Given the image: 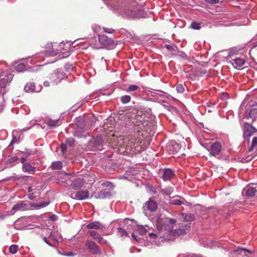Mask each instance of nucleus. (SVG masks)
Masks as SVG:
<instances>
[{"label": "nucleus", "instance_id": "9d476101", "mask_svg": "<svg viewBox=\"0 0 257 257\" xmlns=\"http://www.w3.org/2000/svg\"><path fill=\"white\" fill-rule=\"evenodd\" d=\"M126 15L128 16L130 18H140L144 17L145 15V12L142 10L132 11L127 10Z\"/></svg>", "mask_w": 257, "mask_h": 257}, {"label": "nucleus", "instance_id": "864d4df0", "mask_svg": "<svg viewBox=\"0 0 257 257\" xmlns=\"http://www.w3.org/2000/svg\"><path fill=\"white\" fill-rule=\"evenodd\" d=\"M43 240L47 244H49L50 246H52L46 237H43Z\"/></svg>", "mask_w": 257, "mask_h": 257}, {"label": "nucleus", "instance_id": "8fccbe9b", "mask_svg": "<svg viewBox=\"0 0 257 257\" xmlns=\"http://www.w3.org/2000/svg\"><path fill=\"white\" fill-rule=\"evenodd\" d=\"M14 77V74L10 73L7 75V78L6 80H12Z\"/></svg>", "mask_w": 257, "mask_h": 257}, {"label": "nucleus", "instance_id": "09e8293b", "mask_svg": "<svg viewBox=\"0 0 257 257\" xmlns=\"http://www.w3.org/2000/svg\"><path fill=\"white\" fill-rule=\"evenodd\" d=\"M205 1L210 4H214L218 2V0H205Z\"/></svg>", "mask_w": 257, "mask_h": 257}, {"label": "nucleus", "instance_id": "6e6552de", "mask_svg": "<svg viewBox=\"0 0 257 257\" xmlns=\"http://www.w3.org/2000/svg\"><path fill=\"white\" fill-rule=\"evenodd\" d=\"M144 210H148L151 212L156 211L158 208L157 203L153 199H150L146 202L143 206Z\"/></svg>", "mask_w": 257, "mask_h": 257}, {"label": "nucleus", "instance_id": "774afa93", "mask_svg": "<svg viewBox=\"0 0 257 257\" xmlns=\"http://www.w3.org/2000/svg\"><path fill=\"white\" fill-rule=\"evenodd\" d=\"M6 80V79L5 78H3L1 79V80Z\"/></svg>", "mask_w": 257, "mask_h": 257}, {"label": "nucleus", "instance_id": "c03bdc74", "mask_svg": "<svg viewBox=\"0 0 257 257\" xmlns=\"http://www.w3.org/2000/svg\"><path fill=\"white\" fill-rule=\"evenodd\" d=\"M49 202H43L41 203L38 204L37 206L38 207H44L47 206L49 204Z\"/></svg>", "mask_w": 257, "mask_h": 257}, {"label": "nucleus", "instance_id": "f8f14e48", "mask_svg": "<svg viewBox=\"0 0 257 257\" xmlns=\"http://www.w3.org/2000/svg\"><path fill=\"white\" fill-rule=\"evenodd\" d=\"M244 63L245 61L243 59L238 58L232 59L231 60L227 62L228 64H230L233 66L234 68L239 69H240V68L244 64Z\"/></svg>", "mask_w": 257, "mask_h": 257}, {"label": "nucleus", "instance_id": "f03ea898", "mask_svg": "<svg viewBox=\"0 0 257 257\" xmlns=\"http://www.w3.org/2000/svg\"><path fill=\"white\" fill-rule=\"evenodd\" d=\"M132 117L131 121L136 126H139L142 131L149 132L151 134V127L153 126L152 123L145 119L146 114L143 111H137V114Z\"/></svg>", "mask_w": 257, "mask_h": 257}, {"label": "nucleus", "instance_id": "1a4fd4ad", "mask_svg": "<svg viewBox=\"0 0 257 257\" xmlns=\"http://www.w3.org/2000/svg\"><path fill=\"white\" fill-rule=\"evenodd\" d=\"M243 132L244 138L247 139L250 136H253V134L256 132V130L254 127L251 126L250 124L245 123L243 128Z\"/></svg>", "mask_w": 257, "mask_h": 257}, {"label": "nucleus", "instance_id": "0e129e2a", "mask_svg": "<svg viewBox=\"0 0 257 257\" xmlns=\"http://www.w3.org/2000/svg\"><path fill=\"white\" fill-rule=\"evenodd\" d=\"M224 97V93H223L222 94V95L221 96V98L223 99V98Z\"/></svg>", "mask_w": 257, "mask_h": 257}, {"label": "nucleus", "instance_id": "603ef678", "mask_svg": "<svg viewBox=\"0 0 257 257\" xmlns=\"http://www.w3.org/2000/svg\"><path fill=\"white\" fill-rule=\"evenodd\" d=\"M40 189H41V188H39L38 187L34 186L33 192H38V191H39Z\"/></svg>", "mask_w": 257, "mask_h": 257}, {"label": "nucleus", "instance_id": "39448f33", "mask_svg": "<svg viewBox=\"0 0 257 257\" xmlns=\"http://www.w3.org/2000/svg\"><path fill=\"white\" fill-rule=\"evenodd\" d=\"M88 178V175H84L83 176V178H78L74 180H73L71 184V187L77 190L79 189L81 187H82L85 182L87 180V178ZM90 182H93L94 181V179H92L90 180H89Z\"/></svg>", "mask_w": 257, "mask_h": 257}, {"label": "nucleus", "instance_id": "bf43d9fd", "mask_svg": "<svg viewBox=\"0 0 257 257\" xmlns=\"http://www.w3.org/2000/svg\"><path fill=\"white\" fill-rule=\"evenodd\" d=\"M166 48L168 49V50H171L172 49V46L169 45H166Z\"/></svg>", "mask_w": 257, "mask_h": 257}, {"label": "nucleus", "instance_id": "79ce46f5", "mask_svg": "<svg viewBox=\"0 0 257 257\" xmlns=\"http://www.w3.org/2000/svg\"><path fill=\"white\" fill-rule=\"evenodd\" d=\"M38 195L39 192H32L31 194H29L28 197L30 200H34Z\"/></svg>", "mask_w": 257, "mask_h": 257}, {"label": "nucleus", "instance_id": "338daca9", "mask_svg": "<svg viewBox=\"0 0 257 257\" xmlns=\"http://www.w3.org/2000/svg\"><path fill=\"white\" fill-rule=\"evenodd\" d=\"M231 193V191H230L229 193H226V195H229V194H230Z\"/></svg>", "mask_w": 257, "mask_h": 257}, {"label": "nucleus", "instance_id": "ddd939ff", "mask_svg": "<svg viewBox=\"0 0 257 257\" xmlns=\"http://www.w3.org/2000/svg\"><path fill=\"white\" fill-rule=\"evenodd\" d=\"M221 146L218 142H215L212 144L210 149V154L212 156L217 155L220 152Z\"/></svg>", "mask_w": 257, "mask_h": 257}, {"label": "nucleus", "instance_id": "5fc2aeb1", "mask_svg": "<svg viewBox=\"0 0 257 257\" xmlns=\"http://www.w3.org/2000/svg\"><path fill=\"white\" fill-rule=\"evenodd\" d=\"M33 187H34L33 186L29 187L28 188V192H30V193L32 192H33Z\"/></svg>", "mask_w": 257, "mask_h": 257}, {"label": "nucleus", "instance_id": "b1692460", "mask_svg": "<svg viewBox=\"0 0 257 257\" xmlns=\"http://www.w3.org/2000/svg\"><path fill=\"white\" fill-rule=\"evenodd\" d=\"M23 170L25 172L29 173H34L35 168L33 167L29 163H24L23 165Z\"/></svg>", "mask_w": 257, "mask_h": 257}, {"label": "nucleus", "instance_id": "4c0bfd02", "mask_svg": "<svg viewBox=\"0 0 257 257\" xmlns=\"http://www.w3.org/2000/svg\"><path fill=\"white\" fill-rule=\"evenodd\" d=\"M65 69L67 71V73H68V75H71L70 72L73 70V67L72 64L67 63L65 64Z\"/></svg>", "mask_w": 257, "mask_h": 257}, {"label": "nucleus", "instance_id": "a19ab883", "mask_svg": "<svg viewBox=\"0 0 257 257\" xmlns=\"http://www.w3.org/2000/svg\"><path fill=\"white\" fill-rule=\"evenodd\" d=\"M226 182H228V184L229 186H234L236 184L235 182L230 177H229V179L226 178Z\"/></svg>", "mask_w": 257, "mask_h": 257}, {"label": "nucleus", "instance_id": "7c9ffc66", "mask_svg": "<svg viewBox=\"0 0 257 257\" xmlns=\"http://www.w3.org/2000/svg\"><path fill=\"white\" fill-rule=\"evenodd\" d=\"M18 245L16 244H12L9 247V251L12 254H15L18 249Z\"/></svg>", "mask_w": 257, "mask_h": 257}, {"label": "nucleus", "instance_id": "69168bd1", "mask_svg": "<svg viewBox=\"0 0 257 257\" xmlns=\"http://www.w3.org/2000/svg\"><path fill=\"white\" fill-rule=\"evenodd\" d=\"M14 142V139H13V140L12 141L11 143V145L13 144Z\"/></svg>", "mask_w": 257, "mask_h": 257}, {"label": "nucleus", "instance_id": "58836bf2", "mask_svg": "<svg viewBox=\"0 0 257 257\" xmlns=\"http://www.w3.org/2000/svg\"><path fill=\"white\" fill-rule=\"evenodd\" d=\"M236 51L233 49H229V52H228V57L232 58L234 56V55L236 54Z\"/></svg>", "mask_w": 257, "mask_h": 257}, {"label": "nucleus", "instance_id": "13d9d810", "mask_svg": "<svg viewBox=\"0 0 257 257\" xmlns=\"http://www.w3.org/2000/svg\"><path fill=\"white\" fill-rule=\"evenodd\" d=\"M111 183L109 182H106V183H104L103 184V185H104L105 186H110L111 185Z\"/></svg>", "mask_w": 257, "mask_h": 257}, {"label": "nucleus", "instance_id": "49530a36", "mask_svg": "<svg viewBox=\"0 0 257 257\" xmlns=\"http://www.w3.org/2000/svg\"><path fill=\"white\" fill-rule=\"evenodd\" d=\"M58 50H55V49L53 47L52 50L50 52V55L51 56H54L58 53Z\"/></svg>", "mask_w": 257, "mask_h": 257}, {"label": "nucleus", "instance_id": "c85d7f7f", "mask_svg": "<svg viewBox=\"0 0 257 257\" xmlns=\"http://www.w3.org/2000/svg\"><path fill=\"white\" fill-rule=\"evenodd\" d=\"M136 232L140 235H144L146 233V229L142 225L138 226Z\"/></svg>", "mask_w": 257, "mask_h": 257}, {"label": "nucleus", "instance_id": "0eeeda50", "mask_svg": "<svg viewBox=\"0 0 257 257\" xmlns=\"http://www.w3.org/2000/svg\"><path fill=\"white\" fill-rule=\"evenodd\" d=\"M189 228L190 226L188 225V224L182 223L179 224L178 227L176 226L172 232L174 233V234L181 235L186 233L187 231L189 230Z\"/></svg>", "mask_w": 257, "mask_h": 257}, {"label": "nucleus", "instance_id": "c756f323", "mask_svg": "<svg viewBox=\"0 0 257 257\" xmlns=\"http://www.w3.org/2000/svg\"><path fill=\"white\" fill-rule=\"evenodd\" d=\"M25 68L26 66L24 63H20L15 67L17 72H22L25 70Z\"/></svg>", "mask_w": 257, "mask_h": 257}, {"label": "nucleus", "instance_id": "dca6fc26", "mask_svg": "<svg viewBox=\"0 0 257 257\" xmlns=\"http://www.w3.org/2000/svg\"><path fill=\"white\" fill-rule=\"evenodd\" d=\"M174 176V171L171 169H164L163 170L162 178L164 181L170 180Z\"/></svg>", "mask_w": 257, "mask_h": 257}, {"label": "nucleus", "instance_id": "a878e982", "mask_svg": "<svg viewBox=\"0 0 257 257\" xmlns=\"http://www.w3.org/2000/svg\"><path fill=\"white\" fill-rule=\"evenodd\" d=\"M247 118H251L252 121H254L257 119V108L251 109L247 116Z\"/></svg>", "mask_w": 257, "mask_h": 257}, {"label": "nucleus", "instance_id": "4468645a", "mask_svg": "<svg viewBox=\"0 0 257 257\" xmlns=\"http://www.w3.org/2000/svg\"><path fill=\"white\" fill-rule=\"evenodd\" d=\"M86 228L88 229H95L98 230L103 231L105 228L104 226L98 221L92 222L86 225Z\"/></svg>", "mask_w": 257, "mask_h": 257}, {"label": "nucleus", "instance_id": "ea45409f", "mask_svg": "<svg viewBox=\"0 0 257 257\" xmlns=\"http://www.w3.org/2000/svg\"><path fill=\"white\" fill-rule=\"evenodd\" d=\"M176 90L179 93H182L184 91V88L182 84H178L176 86Z\"/></svg>", "mask_w": 257, "mask_h": 257}, {"label": "nucleus", "instance_id": "680f3d73", "mask_svg": "<svg viewBox=\"0 0 257 257\" xmlns=\"http://www.w3.org/2000/svg\"><path fill=\"white\" fill-rule=\"evenodd\" d=\"M74 255V253L72 252H70L68 253V256H73Z\"/></svg>", "mask_w": 257, "mask_h": 257}, {"label": "nucleus", "instance_id": "cd10ccee", "mask_svg": "<svg viewBox=\"0 0 257 257\" xmlns=\"http://www.w3.org/2000/svg\"><path fill=\"white\" fill-rule=\"evenodd\" d=\"M233 251L237 252L242 255H246V252L251 253V251L249 250L241 247H239L237 249L234 250Z\"/></svg>", "mask_w": 257, "mask_h": 257}, {"label": "nucleus", "instance_id": "f257e3e1", "mask_svg": "<svg viewBox=\"0 0 257 257\" xmlns=\"http://www.w3.org/2000/svg\"><path fill=\"white\" fill-rule=\"evenodd\" d=\"M141 143V140L138 138L136 133L125 139L120 137L118 139L119 150L122 154L135 153Z\"/></svg>", "mask_w": 257, "mask_h": 257}, {"label": "nucleus", "instance_id": "aec40b11", "mask_svg": "<svg viewBox=\"0 0 257 257\" xmlns=\"http://www.w3.org/2000/svg\"><path fill=\"white\" fill-rule=\"evenodd\" d=\"M89 192L87 190H81L75 194V197L78 200H84L89 197Z\"/></svg>", "mask_w": 257, "mask_h": 257}, {"label": "nucleus", "instance_id": "bb28decb", "mask_svg": "<svg viewBox=\"0 0 257 257\" xmlns=\"http://www.w3.org/2000/svg\"><path fill=\"white\" fill-rule=\"evenodd\" d=\"M51 167L53 170H60L62 168V163L61 161H55L52 163Z\"/></svg>", "mask_w": 257, "mask_h": 257}, {"label": "nucleus", "instance_id": "423d86ee", "mask_svg": "<svg viewBox=\"0 0 257 257\" xmlns=\"http://www.w3.org/2000/svg\"><path fill=\"white\" fill-rule=\"evenodd\" d=\"M98 41L99 43L106 47H112L114 46V41L104 35L98 36Z\"/></svg>", "mask_w": 257, "mask_h": 257}, {"label": "nucleus", "instance_id": "a18cd8bd", "mask_svg": "<svg viewBox=\"0 0 257 257\" xmlns=\"http://www.w3.org/2000/svg\"><path fill=\"white\" fill-rule=\"evenodd\" d=\"M60 148L62 153L64 154L67 149L66 145L65 144H64L63 143H62Z\"/></svg>", "mask_w": 257, "mask_h": 257}, {"label": "nucleus", "instance_id": "6e6d98bb", "mask_svg": "<svg viewBox=\"0 0 257 257\" xmlns=\"http://www.w3.org/2000/svg\"><path fill=\"white\" fill-rule=\"evenodd\" d=\"M26 159L24 157H23L21 158V162L22 164H23V165L24 164V163H26L27 162H26Z\"/></svg>", "mask_w": 257, "mask_h": 257}, {"label": "nucleus", "instance_id": "4be33fe9", "mask_svg": "<svg viewBox=\"0 0 257 257\" xmlns=\"http://www.w3.org/2000/svg\"><path fill=\"white\" fill-rule=\"evenodd\" d=\"M179 145L176 143H173L168 146V150L170 154H175L180 149Z\"/></svg>", "mask_w": 257, "mask_h": 257}, {"label": "nucleus", "instance_id": "c9c22d12", "mask_svg": "<svg viewBox=\"0 0 257 257\" xmlns=\"http://www.w3.org/2000/svg\"><path fill=\"white\" fill-rule=\"evenodd\" d=\"M117 233L120 236L128 235L127 231L121 227L118 228Z\"/></svg>", "mask_w": 257, "mask_h": 257}, {"label": "nucleus", "instance_id": "3c124183", "mask_svg": "<svg viewBox=\"0 0 257 257\" xmlns=\"http://www.w3.org/2000/svg\"><path fill=\"white\" fill-rule=\"evenodd\" d=\"M149 236L151 238L155 239L157 237L158 234L156 233H150L149 234Z\"/></svg>", "mask_w": 257, "mask_h": 257}, {"label": "nucleus", "instance_id": "2eb2a0df", "mask_svg": "<svg viewBox=\"0 0 257 257\" xmlns=\"http://www.w3.org/2000/svg\"><path fill=\"white\" fill-rule=\"evenodd\" d=\"M110 193L106 189H103L94 194V196L96 199H104L109 197Z\"/></svg>", "mask_w": 257, "mask_h": 257}, {"label": "nucleus", "instance_id": "052dcab7", "mask_svg": "<svg viewBox=\"0 0 257 257\" xmlns=\"http://www.w3.org/2000/svg\"><path fill=\"white\" fill-rule=\"evenodd\" d=\"M44 85L45 86H48L49 85V81H44Z\"/></svg>", "mask_w": 257, "mask_h": 257}, {"label": "nucleus", "instance_id": "72a5a7b5", "mask_svg": "<svg viewBox=\"0 0 257 257\" xmlns=\"http://www.w3.org/2000/svg\"><path fill=\"white\" fill-rule=\"evenodd\" d=\"M190 28L194 30H199L201 28V24L192 22L190 24Z\"/></svg>", "mask_w": 257, "mask_h": 257}, {"label": "nucleus", "instance_id": "20e7f679", "mask_svg": "<svg viewBox=\"0 0 257 257\" xmlns=\"http://www.w3.org/2000/svg\"><path fill=\"white\" fill-rule=\"evenodd\" d=\"M51 78L55 80H63L64 79H69L71 80V75H68L65 73L62 69H57L54 73L51 74Z\"/></svg>", "mask_w": 257, "mask_h": 257}, {"label": "nucleus", "instance_id": "a211bd4d", "mask_svg": "<svg viewBox=\"0 0 257 257\" xmlns=\"http://www.w3.org/2000/svg\"><path fill=\"white\" fill-rule=\"evenodd\" d=\"M185 199L179 196H176L170 199L169 203L173 205H181L184 204Z\"/></svg>", "mask_w": 257, "mask_h": 257}, {"label": "nucleus", "instance_id": "393cba45", "mask_svg": "<svg viewBox=\"0 0 257 257\" xmlns=\"http://www.w3.org/2000/svg\"><path fill=\"white\" fill-rule=\"evenodd\" d=\"M61 123L62 122L60 119L52 120L51 119H49L47 122V124L50 127H55L56 126H59Z\"/></svg>", "mask_w": 257, "mask_h": 257}, {"label": "nucleus", "instance_id": "7ed1b4c3", "mask_svg": "<svg viewBox=\"0 0 257 257\" xmlns=\"http://www.w3.org/2000/svg\"><path fill=\"white\" fill-rule=\"evenodd\" d=\"M86 249L93 254H101V250L99 246L93 241L87 240L85 242Z\"/></svg>", "mask_w": 257, "mask_h": 257}, {"label": "nucleus", "instance_id": "6ab92c4d", "mask_svg": "<svg viewBox=\"0 0 257 257\" xmlns=\"http://www.w3.org/2000/svg\"><path fill=\"white\" fill-rule=\"evenodd\" d=\"M26 204L23 202H19L13 206L11 212L12 214H14L16 211L26 210Z\"/></svg>", "mask_w": 257, "mask_h": 257}, {"label": "nucleus", "instance_id": "37998d69", "mask_svg": "<svg viewBox=\"0 0 257 257\" xmlns=\"http://www.w3.org/2000/svg\"><path fill=\"white\" fill-rule=\"evenodd\" d=\"M103 30L104 32L109 34H111L114 31V30L112 28H108L105 27L103 28Z\"/></svg>", "mask_w": 257, "mask_h": 257}, {"label": "nucleus", "instance_id": "9b49d317", "mask_svg": "<svg viewBox=\"0 0 257 257\" xmlns=\"http://www.w3.org/2000/svg\"><path fill=\"white\" fill-rule=\"evenodd\" d=\"M87 233L89 234L95 240L100 243H105L106 242V240L103 237H101L100 234L95 230H89L87 232Z\"/></svg>", "mask_w": 257, "mask_h": 257}, {"label": "nucleus", "instance_id": "4d7b16f0", "mask_svg": "<svg viewBox=\"0 0 257 257\" xmlns=\"http://www.w3.org/2000/svg\"><path fill=\"white\" fill-rule=\"evenodd\" d=\"M132 236L134 238V239H135L136 241H138V239L137 238L138 236L137 235H136L134 233L132 234Z\"/></svg>", "mask_w": 257, "mask_h": 257}, {"label": "nucleus", "instance_id": "e2e57ef3", "mask_svg": "<svg viewBox=\"0 0 257 257\" xmlns=\"http://www.w3.org/2000/svg\"><path fill=\"white\" fill-rule=\"evenodd\" d=\"M225 95H226V98L227 97V98L228 97V95H229V94H228V93H226Z\"/></svg>", "mask_w": 257, "mask_h": 257}, {"label": "nucleus", "instance_id": "2f4dec72", "mask_svg": "<svg viewBox=\"0 0 257 257\" xmlns=\"http://www.w3.org/2000/svg\"><path fill=\"white\" fill-rule=\"evenodd\" d=\"M195 219V216L193 214L188 213L186 214L184 217V220L186 221H191Z\"/></svg>", "mask_w": 257, "mask_h": 257}, {"label": "nucleus", "instance_id": "f3484780", "mask_svg": "<svg viewBox=\"0 0 257 257\" xmlns=\"http://www.w3.org/2000/svg\"><path fill=\"white\" fill-rule=\"evenodd\" d=\"M242 193L249 197L255 196L257 193V188L251 186L247 187L243 190Z\"/></svg>", "mask_w": 257, "mask_h": 257}, {"label": "nucleus", "instance_id": "f704fd0d", "mask_svg": "<svg viewBox=\"0 0 257 257\" xmlns=\"http://www.w3.org/2000/svg\"><path fill=\"white\" fill-rule=\"evenodd\" d=\"M131 97L130 95L122 96L120 98L121 102L123 103H127L131 101Z\"/></svg>", "mask_w": 257, "mask_h": 257}, {"label": "nucleus", "instance_id": "473e14b6", "mask_svg": "<svg viewBox=\"0 0 257 257\" xmlns=\"http://www.w3.org/2000/svg\"><path fill=\"white\" fill-rule=\"evenodd\" d=\"M137 90H140V88L136 85H131L126 89V91L127 92H134L137 91Z\"/></svg>", "mask_w": 257, "mask_h": 257}, {"label": "nucleus", "instance_id": "de8ad7c7", "mask_svg": "<svg viewBox=\"0 0 257 257\" xmlns=\"http://www.w3.org/2000/svg\"><path fill=\"white\" fill-rule=\"evenodd\" d=\"M6 87L5 81H0V92L2 91L3 88Z\"/></svg>", "mask_w": 257, "mask_h": 257}, {"label": "nucleus", "instance_id": "5701e85b", "mask_svg": "<svg viewBox=\"0 0 257 257\" xmlns=\"http://www.w3.org/2000/svg\"><path fill=\"white\" fill-rule=\"evenodd\" d=\"M24 89L27 92L37 91L34 83L32 82L31 81H29L27 83V84L25 85Z\"/></svg>", "mask_w": 257, "mask_h": 257}, {"label": "nucleus", "instance_id": "412c9836", "mask_svg": "<svg viewBox=\"0 0 257 257\" xmlns=\"http://www.w3.org/2000/svg\"><path fill=\"white\" fill-rule=\"evenodd\" d=\"M165 223L169 226V229L172 232L174 228L177 226L176 220L175 219L167 217L165 220Z\"/></svg>", "mask_w": 257, "mask_h": 257}, {"label": "nucleus", "instance_id": "e433bc0d", "mask_svg": "<svg viewBox=\"0 0 257 257\" xmlns=\"http://www.w3.org/2000/svg\"><path fill=\"white\" fill-rule=\"evenodd\" d=\"M253 149L257 150V137H254L253 138L250 151H251Z\"/></svg>", "mask_w": 257, "mask_h": 257}]
</instances>
